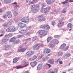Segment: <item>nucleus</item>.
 Returning a JSON list of instances; mask_svg holds the SVG:
<instances>
[{
  "instance_id": "obj_1",
  "label": "nucleus",
  "mask_w": 73,
  "mask_h": 73,
  "mask_svg": "<svg viewBox=\"0 0 73 73\" xmlns=\"http://www.w3.org/2000/svg\"><path fill=\"white\" fill-rule=\"evenodd\" d=\"M24 64H26L23 66H16L15 68L21 69V68H25L26 67V66H27L29 65V63H28V62L27 60H25L24 61Z\"/></svg>"
},
{
  "instance_id": "obj_2",
  "label": "nucleus",
  "mask_w": 73,
  "mask_h": 73,
  "mask_svg": "<svg viewBox=\"0 0 73 73\" xmlns=\"http://www.w3.org/2000/svg\"><path fill=\"white\" fill-rule=\"evenodd\" d=\"M65 46H66V44H62L61 45L60 47V48L62 50H63L64 51H66L68 48H69V46H67L65 48Z\"/></svg>"
},
{
  "instance_id": "obj_3",
  "label": "nucleus",
  "mask_w": 73,
  "mask_h": 73,
  "mask_svg": "<svg viewBox=\"0 0 73 73\" xmlns=\"http://www.w3.org/2000/svg\"><path fill=\"white\" fill-rule=\"evenodd\" d=\"M40 27L41 28L46 30H49L50 29V27L48 25H43L40 26Z\"/></svg>"
},
{
  "instance_id": "obj_4",
  "label": "nucleus",
  "mask_w": 73,
  "mask_h": 73,
  "mask_svg": "<svg viewBox=\"0 0 73 73\" xmlns=\"http://www.w3.org/2000/svg\"><path fill=\"white\" fill-rule=\"evenodd\" d=\"M21 21L23 23H28L29 21V18L27 17H25L21 20Z\"/></svg>"
},
{
  "instance_id": "obj_5",
  "label": "nucleus",
  "mask_w": 73,
  "mask_h": 73,
  "mask_svg": "<svg viewBox=\"0 0 73 73\" xmlns=\"http://www.w3.org/2000/svg\"><path fill=\"white\" fill-rule=\"evenodd\" d=\"M51 52V50L49 48L45 49L44 50V54H46L48 53H49Z\"/></svg>"
},
{
  "instance_id": "obj_6",
  "label": "nucleus",
  "mask_w": 73,
  "mask_h": 73,
  "mask_svg": "<svg viewBox=\"0 0 73 73\" xmlns=\"http://www.w3.org/2000/svg\"><path fill=\"white\" fill-rule=\"evenodd\" d=\"M38 20L39 21H45V18L42 16H39L38 17Z\"/></svg>"
},
{
  "instance_id": "obj_7",
  "label": "nucleus",
  "mask_w": 73,
  "mask_h": 73,
  "mask_svg": "<svg viewBox=\"0 0 73 73\" xmlns=\"http://www.w3.org/2000/svg\"><path fill=\"white\" fill-rule=\"evenodd\" d=\"M64 7H69V3H68V1L66 0L62 2Z\"/></svg>"
},
{
  "instance_id": "obj_8",
  "label": "nucleus",
  "mask_w": 73,
  "mask_h": 73,
  "mask_svg": "<svg viewBox=\"0 0 73 73\" xmlns=\"http://www.w3.org/2000/svg\"><path fill=\"white\" fill-rule=\"evenodd\" d=\"M33 54H34V52L32 50L28 51L26 53V54L28 56H31Z\"/></svg>"
},
{
  "instance_id": "obj_9",
  "label": "nucleus",
  "mask_w": 73,
  "mask_h": 73,
  "mask_svg": "<svg viewBox=\"0 0 73 73\" xmlns=\"http://www.w3.org/2000/svg\"><path fill=\"white\" fill-rule=\"evenodd\" d=\"M71 56V54L68 52L64 56V59H67V57H69Z\"/></svg>"
},
{
  "instance_id": "obj_10",
  "label": "nucleus",
  "mask_w": 73,
  "mask_h": 73,
  "mask_svg": "<svg viewBox=\"0 0 73 73\" xmlns=\"http://www.w3.org/2000/svg\"><path fill=\"white\" fill-rule=\"evenodd\" d=\"M7 17L8 18H11L12 17V13H11V11H8L7 12Z\"/></svg>"
},
{
  "instance_id": "obj_11",
  "label": "nucleus",
  "mask_w": 73,
  "mask_h": 73,
  "mask_svg": "<svg viewBox=\"0 0 73 73\" xmlns=\"http://www.w3.org/2000/svg\"><path fill=\"white\" fill-rule=\"evenodd\" d=\"M40 48V46L37 45V44H36L33 46V49L35 50H38Z\"/></svg>"
},
{
  "instance_id": "obj_12",
  "label": "nucleus",
  "mask_w": 73,
  "mask_h": 73,
  "mask_svg": "<svg viewBox=\"0 0 73 73\" xmlns=\"http://www.w3.org/2000/svg\"><path fill=\"white\" fill-rule=\"evenodd\" d=\"M28 32V31L26 30H21V31H19V33H21V34H22V35H25L26 33H27V32Z\"/></svg>"
},
{
  "instance_id": "obj_13",
  "label": "nucleus",
  "mask_w": 73,
  "mask_h": 73,
  "mask_svg": "<svg viewBox=\"0 0 73 73\" xmlns=\"http://www.w3.org/2000/svg\"><path fill=\"white\" fill-rule=\"evenodd\" d=\"M26 49H27V48H19L18 49V52H25V51L26 50Z\"/></svg>"
},
{
  "instance_id": "obj_14",
  "label": "nucleus",
  "mask_w": 73,
  "mask_h": 73,
  "mask_svg": "<svg viewBox=\"0 0 73 73\" xmlns=\"http://www.w3.org/2000/svg\"><path fill=\"white\" fill-rule=\"evenodd\" d=\"M19 59H20V58L19 57H16L14 58L13 60V64H15V63L17 62L19 60Z\"/></svg>"
},
{
  "instance_id": "obj_15",
  "label": "nucleus",
  "mask_w": 73,
  "mask_h": 73,
  "mask_svg": "<svg viewBox=\"0 0 73 73\" xmlns=\"http://www.w3.org/2000/svg\"><path fill=\"white\" fill-rule=\"evenodd\" d=\"M37 56L35 55H33L31 58H30L29 60L31 61H34L35 60H36L37 58Z\"/></svg>"
},
{
  "instance_id": "obj_16",
  "label": "nucleus",
  "mask_w": 73,
  "mask_h": 73,
  "mask_svg": "<svg viewBox=\"0 0 73 73\" xmlns=\"http://www.w3.org/2000/svg\"><path fill=\"white\" fill-rule=\"evenodd\" d=\"M12 11L13 12V14L14 17H16V16H17V15L18 14V12L17 11H16L15 10H13Z\"/></svg>"
},
{
  "instance_id": "obj_17",
  "label": "nucleus",
  "mask_w": 73,
  "mask_h": 73,
  "mask_svg": "<svg viewBox=\"0 0 73 73\" xmlns=\"http://www.w3.org/2000/svg\"><path fill=\"white\" fill-rule=\"evenodd\" d=\"M37 64V62L35 61L34 62H31V65L32 67H34Z\"/></svg>"
},
{
  "instance_id": "obj_18",
  "label": "nucleus",
  "mask_w": 73,
  "mask_h": 73,
  "mask_svg": "<svg viewBox=\"0 0 73 73\" xmlns=\"http://www.w3.org/2000/svg\"><path fill=\"white\" fill-rule=\"evenodd\" d=\"M53 43H52L51 42V43H50L48 45V46H49V47L51 48H54V46H55V44H54Z\"/></svg>"
},
{
  "instance_id": "obj_19",
  "label": "nucleus",
  "mask_w": 73,
  "mask_h": 73,
  "mask_svg": "<svg viewBox=\"0 0 73 73\" xmlns=\"http://www.w3.org/2000/svg\"><path fill=\"white\" fill-rule=\"evenodd\" d=\"M57 72V70L56 68L54 69V71L51 72L50 70H49L47 73H56Z\"/></svg>"
},
{
  "instance_id": "obj_20",
  "label": "nucleus",
  "mask_w": 73,
  "mask_h": 73,
  "mask_svg": "<svg viewBox=\"0 0 73 73\" xmlns=\"http://www.w3.org/2000/svg\"><path fill=\"white\" fill-rule=\"evenodd\" d=\"M58 40L57 39H55L51 41V43H54L56 44H58Z\"/></svg>"
},
{
  "instance_id": "obj_21",
  "label": "nucleus",
  "mask_w": 73,
  "mask_h": 73,
  "mask_svg": "<svg viewBox=\"0 0 73 73\" xmlns=\"http://www.w3.org/2000/svg\"><path fill=\"white\" fill-rule=\"evenodd\" d=\"M38 7H39L38 5H33L31 6V9H35L36 8H38Z\"/></svg>"
},
{
  "instance_id": "obj_22",
  "label": "nucleus",
  "mask_w": 73,
  "mask_h": 73,
  "mask_svg": "<svg viewBox=\"0 0 73 73\" xmlns=\"http://www.w3.org/2000/svg\"><path fill=\"white\" fill-rule=\"evenodd\" d=\"M1 44H4V43H5V42H6L8 40H7V39L3 38L1 40Z\"/></svg>"
},
{
  "instance_id": "obj_23",
  "label": "nucleus",
  "mask_w": 73,
  "mask_h": 73,
  "mask_svg": "<svg viewBox=\"0 0 73 73\" xmlns=\"http://www.w3.org/2000/svg\"><path fill=\"white\" fill-rule=\"evenodd\" d=\"M63 25H64V22L62 21H61L58 24V26L59 27H61L63 26Z\"/></svg>"
},
{
  "instance_id": "obj_24",
  "label": "nucleus",
  "mask_w": 73,
  "mask_h": 73,
  "mask_svg": "<svg viewBox=\"0 0 73 73\" xmlns=\"http://www.w3.org/2000/svg\"><path fill=\"white\" fill-rule=\"evenodd\" d=\"M49 59V57L48 56H46L45 57H44L43 58H42V60L43 61H46Z\"/></svg>"
},
{
  "instance_id": "obj_25",
  "label": "nucleus",
  "mask_w": 73,
  "mask_h": 73,
  "mask_svg": "<svg viewBox=\"0 0 73 73\" xmlns=\"http://www.w3.org/2000/svg\"><path fill=\"white\" fill-rule=\"evenodd\" d=\"M49 63L50 64H54V60L53 59H49L48 61Z\"/></svg>"
},
{
  "instance_id": "obj_26",
  "label": "nucleus",
  "mask_w": 73,
  "mask_h": 73,
  "mask_svg": "<svg viewBox=\"0 0 73 73\" xmlns=\"http://www.w3.org/2000/svg\"><path fill=\"white\" fill-rule=\"evenodd\" d=\"M44 7H45V4L42 3V7L41 9V12H42L44 10Z\"/></svg>"
},
{
  "instance_id": "obj_27",
  "label": "nucleus",
  "mask_w": 73,
  "mask_h": 73,
  "mask_svg": "<svg viewBox=\"0 0 73 73\" xmlns=\"http://www.w3.org/2000/svg\"><path fill=\"white\" fill-rule=\"evenodd\" d=\"M13 23H14V22H13V21L12 20H11L8 22H7V24H8V25H9H9H12V24H13Z\"/></svg>"
},
{
  "instance_id": "obj_28",
  "label": "nucleus",
  "mask_w": 73,
  "mask_h": 73,
  "mask_svg": "<svg viewBox=\"0 0 73 73\" xmlns=\"http://www.w3.org/2000/svg\"><path fill=\"white\" fill-rule=\"evenodd\" d=\"M6 31L8 32H13L11 28L9 27L6 29Z\"/></svg>"
},
{
  "instance_id": "obj_29",
  "label": "nucleus",
  "mask_w": 73,
  "mask_h": 73,
  "mask_svg": "<svg viewBox=\"0 0 73 73\" xmlns=\"http://www.w3.org/2000/svg\"><path fill=\"white\" fill-rule=\"evenodd\" d=\"M47 31L45 30H44L42 31V35H43L44 36H46L47 34Z\"/></svg>"
},
{
  "instance_id": "obj_30",
  "label": "nucleus",
  "mask_w": 73,
  "mask_h": 73,
  "mask_svg": "<svg viewBox=\"0 0 73 73\" xmlns=\"http://www.w3.org/2000/svg\"><path fill=\"white\" fill-rule=\"evenodd\" d=\"M11 28L12 32H13L14 31H15L16 29L15 26H12Z\"/></svg>"
},
{
  "instance_id": "obj_31",
  "label": "nucleus",
  "mask_w": 73,
  "mask_h": 73,
  "mask_svg": "<svg viewBox=\"0 0 73 73\" xmlns=\"http://www.w3.org/2000/svg\"><path fill=\"white\" fill-rule=\"evenodd\" d=\"M67 27L68 28H72V27H73V25H72V23H69Z\"/></svg>"
},
{
  "instance_id": "obj_32",
  "label": "nucleus",
  "mask_w": 73,
  "mask_h": 73,
  "mask_svg": "<svg viewBox=\"0 0 73 73\" xmlns=\"http://www.w3.org/2000/svg\"><path fill=\"white\" fill-rule=\"evenodd\" d=\"M22 23L19 22L18 23V27L19 28L21 29V27H22Z\"/></svg>"
},
{
  "instance_id": "obj_33",
  "label": "nucleus",
  "mask_w": 73,
  "mask_h": 73,
  "mask_svg": "<svg viewBox=\"0 0 73 73\" xmlns=\"http://www.w3.org/2000/svg\"><path fill=\"white\" fill-rule=\"evenodd\" d=\"M15 40H16V37H14L10 40V42H13V41H14Z\"/></svg>"
},
{
  "instance_id": "obj_34",
  "label": "nucleus",
  "mask_w": 73,
  "mask_h": 73,
  "mask_svg": "<svg viewBox=\"0 0 73 73\" xmlns=\"http://www.w3.org/2000/svg\"><path fill=\"white\" fill-rule=\"evenodd\" d=\"M20 42V40L19 39L17 40L15 42H13L14 44H19Z\"/></svg>"
},
{
  "instance_id": "obj_35",
  "label": "nucleus",
  "mask_w": 73,
  "mask_h": 73,
  "mask_svg": "<svg viewBox=\"0 0 73 73\" xmlns=\"http://www.w3.org/2000/svg\"><path fill=\"white\" fill-rule=\"evenodd\" d=\"M32 10H33V11L34 13H36V12H38V10L36 8L32 9Z\"/></svg>"
},
{
  "instance_id": "obj_36",
  "label": "nucleus",
  "mask_w": 73,
  "mask_h": 73,
  "mask_svg": "<svg viewBox=\"0 0 73 73\" xmlns=\"http://www.w3.org/2000/svg\"><path fill=\"white\" fill-rule=\"evenodd\" d=\"M42 30H40L38 32V33L40 35H42Z\"/></svg>"
},
{
  "instance_id": "obj_37",
  "label": "nucleus",
  "mask_w": 73,
  "mask_h": 73,
  "mask_svg": "<svg viewBox=\"0 0 73 73\" xmlns=\"http://www.w3.org/2000/svg\"><path fill=\"white\" fill-rule=\"evenodd\" d=\"M42 68V65L41 64H39L37 67L38 70H40Z\"/></svg>"
},
{
  "instance_id": "obj_38",
  "label": "nucleus",
  "mask_w": 73,
  "mask_h": 73,
  "mask_svg": "<svg viewBox=\"0 0 73 73\" xmlns=\"http://www.w3.org/2000/svg\"><path fill=\"white\" fill-rule=\"evenodd\" d=\"M43 56H44V55H43L42 54L40 55L38 57V60H40L41 59V58L43 57Z\"/></svg>"
},
{
  "instance_id": "obj_39",
  "label": "nucleus",
  "mask_w": 73,
  "mask_h": 73,
  "mask_svg": "<svg viewBox=\"0 0 73 73\" xmlns=\"http://www.w3.org/2000/svg\"><path fill=\"white\" fill-rule=\"evenodd\" d=\"M2 25L3 26L5 27H8L9 26L8 24V23H4Z\"/></svg>"
},
{
  "instance_id": "obj_40",
  "label": "nucleus",
  "mask_w": 73,
  "mask_h": 73,
  "mask_svg": "<svg viewBox=\"0 0 73 73\" xmlns=\"http://www.w3.org/2000/svg\"><path fill=\"white\" fill-rule=\"evenodd\" d=\"M12 0H4V2L5 3H10L11 1Z\"/></svg>"
},
{
  "instance_id": "obj_41",
  "label": "nucleus",
  "mask_w": 73,
  "mask_h": 73,
  "mask_svg": "<svg viewBox=\"0 0 73 73\" xmlns=\"http://www.w3.org/2000/svg\"><path fill=\"white\" fill-rule=\"evenodd\" d=\"M52 37H48L47 39V42H49V41H50V40H51L52 39Z\"/></svg>"
},
{
  "instance_id": "obj_42",
  "label": "nucleus",
  "mask_w": 73,
  "mask_h": 73,
  "mask_svg": "<svg viewBox=\"0 0 73 73\" xmlns=\"http://www.w3.org/2000/svg\"><path fill=\"white\" fill-rule=\"evenodd\" d=\"M44 13H46L48 12V9L46 8H45L44 10Z\"/></svg>"
},
{
  "instance_id": "obj_43",
  "label": "nucleus",
  "mask_w": 73,
  "mask_h": 73,
  "mask_svg": "<svg viewBox=\"0 0 73 73\" xmlns=\"http://www.w3.org/2000/svg\"><path fill=\"white\" fill-rule=\"evenodd\" d=\"M62 54H63V53L62 52H59L58 53V56H62Z\"/></svg>"
},
{
  "instance_id": "obj_44",
  "label": "nucleus",
  "mask_w": 73,
  "mask_h": 73,
  "mask_svg": "<svg viewBox=\"0 0 73 73\" xmlns=\"http://www.w3.org/2000/svg\"><path fill=\"white\" fill-rule=\"evenodd\" d=\"M12 36H13V35H12V34H9L8 35H5V37H8H8H12Z\"/></svg>"
},
{
  "instance_id": "obj_45",
  "label": "nucleus",
  "mask_w": 73,
  "mask_h": 73,
  "mask_svg": "<svg viewBox=\"0 0 73 73\" xmlns=\"http://www.w3.org/2000/svg\"><path fill=\"white\" fill-rule=\"evenodd\" d=\"M26 26V24H24L22 23L21 28H24Z\"/></svg>"
},
{
  "instance_id": "obj_46",
  "label": "nucleus",
  "mask_w": 73,
  "mask_h": 73,
  "mask_svg": "<svg viewBox=\"0 0 73 73\" xmlns=\"http://www.w3.org/2000/svg\"><path fill=\"white\" fill-rule=\"evenodd\" d=\"M46 1L48 4H49L50 3L51 4L50 0H46Z\"/></svg>"
},
{
  "instance_id": "obj_47",
  "label": "nucleus",
  "mask_w": 73,
  "mask_h": 73,
  "mask_svg": "<svg viewBox=\"0 0 73 73\" xmlns=\"http://www.w3.org/2000/svg\"><path fill=\"white\" fill-rule=\"evenodd\" d=\"M45 65H48V66L49 67V68H50L51 67V65L48 64V63L46 64H45L44 65H43V66H45Z\"/></svg>"
},
{
  "instance_id": "obj_48",
  "label": "nucleus",
  "mask_w": 73,
  "mask_h": 73,
  "mask_svg": "<svg viewBox=\"0 0 73 73\" xmlns=\"http://www.w3.org/2000/svg\"><path fill=\"white\" fill-rule=\"evenodd\" d=\"M36 36H34V37H33V41H35V40H36Z\"/></svg>"
},
{
  "instance_id": "obj_49",
  "label": "nucleus",
  "mask_w": 73,
  "mask_h": 73,
  "mask_svg": "<svg viewBox=\"0 0 73 73\" xmlns=\"http://www.w3.org/2000/svg\"><path fill=\"white\" fill-rule=\"evenodd\" d=\"M51 4H52L55 1V0H50Z\"/></svg>"
},
{
  "instance_id": "obj_50",
  "label": "nucleus",
  "mask_w": 73,
  "mask_h": 73,
  "mask_svg": "<svg viewBox=\"0 0 73 73\" xmlns=\"http://www.w3.org/2000/svg\"><path fill=\"white\" fill-rule=\"evenodd\" d=\"M52 24L53 26H54L56 25V23L54 21H53L52 23Z\"/></svg>"
},
{
  "instance_id": "obj_51",
  "label": "nucleus",
  "mask_w": 73,
  "mask_h": 73,
  "mask_svg": "<svg viewBox=\"0 0 73 73\" xmlns=\"http://www.w3.org/2000/svg\"><path fill=\"white\" fill-rule=\"evenodd\" d=\"M4 46L5 48H8L10 47V46L9 45H5Z\"/></svg>"
},
{
  "instance_id": "obj_52",
  "label": "nucleus",
  "mask_w": 73,
  "mask_h": 73,
  "mask_svg": "<svg viewBox=\"0 0 73 73\" xmlns=\"http://www.w3.org/2000/svg\"><path fill=\"white\" fill-rule=\"evenodd\" d=\"M62 12L63 13H65L66 11H65V9H63Z\"/></svg>"
},
{
  "instance_id": "obj_53",
  "label": "nucleus",
  "mask_w": 73,
  "mask_h": 73,
  "mask_svg": "<svg viewBox=\"0 0 73 73\" xmlns=\"http://www.w3.org/2000/svg\"><path fill=\"white\" fill-rule=\"evenodd\" d=\"M33 1H34V3H36L38 1V0H33Z\"/></svg>"
},
{
  "instance_id": "obj_54",
  "label": "nucleus",
  "mask_w": 73,
  "mask_h": 73,
  "mask_svg": "<svg viewBox=\"0 0 73 73\" xmlns=\"http://www.w3.org/2000/svg\"><path fill=\"white\" fill-rule=\"evenodd\" d=\"M15 23H16L17 24H18V23H19V20H16L15 21Z\"/></svg>"
},
{
  "instance_id": "obj_55",
  "label": "nucleus",
  "mask_w": 73,
  "mask_h": 73,
  "mask_svg": "<svg viewBox=\"0 0 73 73\" xmlns=\"http://www.w3.org/2000/svg\"><path fill=\"white\" fill-rule=\"evenodd\" d=\"M27 41H31V38H27L26 39Z\"/></svg>"
},
{
  "instance_id": "obj_56",
  "label": "nucleus",
  "mask_w": 73,
  "mask_h": 73,
  "mask_svg": "<svg viewBox=\"0 0 73 73\" xmlns=\"http://www.w3.org/2000/svg\"><path fill=\"white\" fill-rule=\"evenodd\" d=\"M30 33H31L30 32H28L25 34V35L28 36V35H29Z\"/></svg>"
},
{
  "instance_id": "obj_57",
  "label": "nucleus",
  "mask_w": 73,
  "mask_h": 73,
  "mask_svg": "<svg viewBox=\"0 0 73 73\" xmlns=\"http://www.w3.org/2000/svg\"><path fill=\"white\" fill-rule=\"evenodd\" d=\"M3 18L4 19H7V15H3Z\"/></svg>"
},
{
  "instance_id": "obj_58",
  "label": "nucleus",
  "mask_w": 73,
  "mask_h": 73,
  "mask_svg": "<svg viewBox=\"0 0 73 73\" xmlns=\"http://www.w3.org/2000/svg\"><path fill=\"white\" fill-rule=\"evenodd\" d=\"M31 29V27H27V30H30V29Z\"/></svg>"
},
{
  "instance_id": "obj_59",
  "label": "nucleus",
  "mask_w": 73,
  "mask_h": 73,
  "mask_svg": "<svg viewBox=\"0 0 73 73\" xmlns=\"http://www.w3.org/2000/svg\"><path fill=\"white\" fill-rule=\"evenodd\" d=\"M70 13L73 15V10H71L70 11Z\"/></svg>"
},
{
  "instance_id": "obj_60",
  "label": "nucleus",
  "mask_w": 73,
  "mask_h": 73,
  "mask_svg": "<svg viewBox=\"0 0 73 73\" xmlns=\"http://www.w3.org/2000/svg\"><path fill=\"white\" fill-rule=\"evenodd\" d=\"M21 37H22V36L20 35H18V38H20Z\"/></svg>"
},
{
  "instance_id": "obj_61",
  "label": "nucleus",
  "mask_w": 73,
  "mask_h": 73,
  "mask_svg": "<svg viewBox=\"0 0 73 73\" xmlns=\"http://www.w3.org/2000/svg\"><path fill=\"white\" fill-rule=\"evenodd\" d=\"M73 20V18H71L69 20V21L71 22V21H72V20Z\"/></svg>"
},
{
  "instance_id": "obj_62",
  "label": "nucleus",
  "mask_w": 73,
  "mask_h": 73,
  "mask_svg": "<svg viewBox=\"0 0 73 73\" xmlns=\"http://www.w3.org/2000/svg\"><path fill=\"white\" fill-rule=\"evenodd\" d=\"M31 0H27L26 1V3H29V2H30V1Z\"/></svg>"
},
{
  "instance_id": "obj_63",
  "label": "nucleus",
  "mask_w": 73,
  "mask_h": 73,
  "mask_svg": "<svg viewBox=\"0 0 73 73\" xmlns=\"http://www.w3.org/2000/svg\"><path fill=\"white\" fill-rule=\"evenodd\" d=\"M59 64H62V61H59Z\"/></svg>"
},
{
  "instance_id": "obj_64",
  "label": "nucleus",
  "mask_w": 73,
  "mask_h": 73,
  "mask_svg": "<svg viewBox=\"0 0 73 73\" xmlns=\"http://www.w3.org/2000/svg\"><path fill=\"white\" fill-rule=\"evenodd\" d=\"M68 1H69V2H71L72 3L73 2V0H69Z\"/></svg>"
}]
</instances>
